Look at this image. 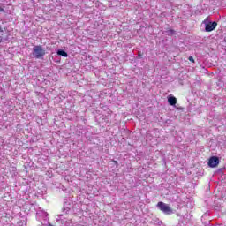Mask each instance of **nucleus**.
Here are the masks:
<instances>
[{
    "label": "nucleus",
    "mask_w": 226,
    "mask_h": 226,
    "mask_svg": "<svg viewBox=\"0 0 226 226\" xmlns=\"http://www.w3.org/2000/svg\"><path fill=\"white\" fill-rule=\"evenodd\" d=\"M157 207H158V209H160V211L164 213V215H172V213H174V211L172 210V207H170V206H169L168 204L163 203L162 201L157 203Z\"/></svg>",
    "instance_id": "1"
},
{
    "label": "nucleus",
    "mask_w": 226,
    "mask_h": 226,
    "mask_svg": "<svg viewBox=\"0 0 226 226\" xmlns=\"http://www.w3.org/2000/svg\"><path fill=\"white\" fill-rule=\"evenodd\" d=\"M34 54H35L36 57H43L45 56V49H43V46L37 45L34 49Z\"/></svg>",
    "instance_id": "2"
},
{
    "label": "nucleus",
    "mask_w": 226,
    "mask_h": 226,
    "mask_svg": "<svg viewBox=\"0 0 226 226\" xmlns=\"http://www.w3.org/2000/svg\"><path fill=\"white\" fill-rule=\"evenodd\" d=\"M216 26H218V23H216L215 21L209 22L208 24L206 25L205 31L207 33H211V31H215V29H216Z\"/></svg>",
    "instance_id": "3"
},
{
    "label": "nucleus",
    "mask_w": 226,
    "mask_h": 226,
    "mask_svg": "<svg viewBox=\"0 0 226 226\" xmlns=\"http://www.w3.org/2000/svg\"><path fill=\"white\" fill-rule=\"evenodd\" d=\"M218 163H220V160L216 156L211 157L208 161V165L212 168L218 167Z\"/></svg>",
    "instance_id": "4"
},
{
    "label": "nucleus",
    "mask_w": 226,
    "mask_h": 226,
    "mask_svg": "<svg viewBox=\"0 0 226 226\" xmlns=\"http://www.w3.org/2000/svg\"><path fill=\"white\" fill-rule=\"evenodd\" d=\"M168 102L171 106H174V105H176L177 103V99H176V97H174V96L168 97Z\"/></svg>",
    "instance_id": "5"
},
{
    "label": "nucleus",
    "mask_w": 226,
    "mask_h": 226,
    "mask_svg": "<svg viewBox=\"0 0 226 226\" xmlns=\"http://www.w3.org/2000/svg\"><path fill=\"white\" fill-rule=\"evenodd\" d=\"M57 55L58 56H63V57H68V53H66V51L60 49L57 51Z\"/></svg>",
    "instance_id": "6"
},
{
    "label": "nucleus",
    "mask_w": 226,
    "mask_h": 226,
    "mask_svg": "<svg viewBox=\"0 0 226 226\" xmlns=\"http://www.w3.org/2000/svg\"><path fill=\"white\" fill-rule=\"evenodd\" d=\"M188 59L189 61H191V63H195V60H193V57H189Z\"/></svg>",
    "instance_id": "7"
},
{
    "label": "nucleus",
    "mask_w": 226,
    "mask_h": 226,
    "mask_svg": "<svg viewBox=\"0 0 226 226\" xmlns=\"http://www.w3.org/2000/svg\"><path fill=\"white\" fill-rule=\"evenodd\" d=\"M114 163H115L116 165H117V161H114Z\"/></svg>",
    "instance_id": "8"
},
{
    "label": "nucleus",
    "mask_w": 226,
    "mask_h": 226,
    "mask_svg": "<svg viewBox=\"0 0 226 226\" xmlns=\"http://www.w3.org/2000/svg\"><path fill=\"white\" fill-rule=\"evenodd\" d=\"M170 33H174V30H170Z\"/></svg>",
    "instance_id": "9"
},
{
    "label": "nucleus",
    "mask_w": 226,
    "mask_h": 226,
    "mask_svg": "<svg viewBox=\"0 0 226 226\" xmlns=\"http://www.w3.org/2000/svg\"><path fill=\"white\" fill-rule=\"evenodd\" d=\"M56 61H59V58H57V60Z\"/></svg>",
    "instance_id": "10"
},
{
    "label": "nucleus",
    "mask_w": 226,
    "mask_h": 226,
    "mask_svg": "<svg viewBox=\"0 0 226 226\" xmlns=\"http://www.w3.org/2000/svg\"><path fill=\"white\" fill-rule=\"evenodd\" d=\"M56 61H59V58H57V60Z\"/></svg>",
    "instance_id": "11"
}]
</instances>
